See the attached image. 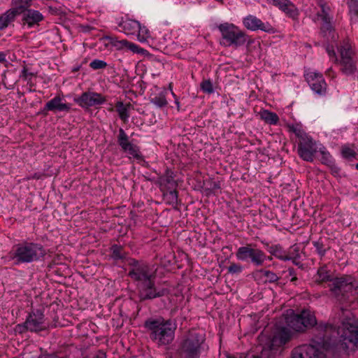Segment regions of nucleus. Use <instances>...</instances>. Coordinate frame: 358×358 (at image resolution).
<instances>
[{
  "instance_id": "obj_1",
  "label": "nucleus",
  "mask_w": 358,
  "mask_h": 358,
  "mask_svg": "<svg viewBox=\"0 0 358 358\" xmlns=\"http://www.w3.org/2000/svg\"><path fill=\"white\" fill-rule=\"evenodd\" d=\"M336 318L328 322H317L314 313L303 310L292 313L286 317L287 326L296 332H304L315 327L320 335L323 349L333 358H341L349 350L358 348V320L348 309L341 308Z\"/></svg>"
},
{
  "instance_id": "obj_2",
  "label": "nucleus",
  "mask_w": 358,
  "mask_h": 358,
  "mask_svg": "<svg viewBox=\"0 0 358 358\" xmlns=\"http://www.w3.org/2000/svg\"><path fill=\"white\" fill-rule=\"evenodd\" d=\"M45 255L46 250L43 245L29 241L14 245L8 254L15 266L42 261Z\"/></svg>"
},
{
  "instance_id": "obj_3",
  "label": "nucleus",
  "mask_w": 358,
  "mask_h": 358,
  "mask_svg": "<svg viewBox=\"0 0 358 358\" xmlns=\"http://www.w3.org/2000/svg\"><path fill=\"white\" fill-rule=\"evenodd\" d=\"M143 326L150 332V339L160 345H169L174 340L177 324L171 320L150 317L144 322Z\"/></svg>"
},
{
  "instance_id": "obj_4",
  "label": "nucleus",
  "mask_w": 358,
  "mask_h": 358,
  "mask_svg": "<svg viewBox=\"0 0 358 358\" xmlns=\"http://www.w3.org/2000/svg\"><path fill=\"white\" fill-rule=\"evenodd\" d=\"M203 341L200 334L189 332L178 345L176 352L178 358H199Z\"/></svg>"
},
{
  "instance_id": "obj_5",
  "label": "nucleus",
  "mask_w": 358,
  "mask_h": 358,
  "mask_svg": "<svg viewBox=\"0 0 358 358\" xmlns=\"http://www.w3.org/2000/svg\"><path fill=\"white\" fill-rule=\"evenodd\" d=\"M218 29L222 37L220 44L223 46H233L236 48L243 46L246 42L248 45L252 43L249 36L233 24L228 22L220 24Z\"/></svg>"
},
{
  "instance_id": "obj_6",
  "label": "nucleus",
  "mask_w": 358,
  "mask_h": 358,
  "mask_svg": "<svg viewBox=\"0 0 358 358\" xmlns=\"http://www.w3.org/2000/svg\"><path fill=\"white\" fill-rule=\"evenodd\" d=\"M138 296L141 302L151 301L169 294L167 288L159 287L155 285V278H150L145 282L136 283Z\"/></svg>"
},
{
  "instance_id": "obj_7",
  "label": "nucleus",
  "mask_w": 358,
  "mask_h": 358,
  "mask_svg": "<svg viewBox=\"0 0 358 358\" xmlns=\"http://www.w3.org/2000/svg\"><path fill=\"white\" fill-rule=\"evenodd\" d=\"M236 257L238 260L250 263L256 267L264 266L267 258L264 251L252 248V244L238 248L236 252Z\"/></svg>"
},
{
  "instance_id": "obj_8",
  "label": "nucleus",
  "mask_w": 358,
  "mask_h": 358,
  "mask_svg": "<svg viewBox=\"0 0 358 358\" xmlns=\"http://www.w3.org/2000/svg\"><path fill=\"white\" fill-rule=\"evenodd\" d=\"M314 278L315 283L319 285L329 282L327 286L329 291L335 299L336 298L338 290H336L334 286L337 282L342 280V275H336L334 271H332L327 264H323L317 268Z\"/></svg>"
},
{
  "instance_id": "obj_9",
  "label": "nucleus",
  "mask_w": 358,
  "mask_h": 358,
  "mask_svg": "<svg viewBox=\"0 0 358 358\" xmlns=\"http://www.w3.org/2000/svg\"><path fill=\"white\" fill-rule=\"evenodd\" d=\"M334 288L338 290L336 299L341 301L348 296V293L358 291V281L352 275H342V280L337 282Z\"/></svg>"
},
{
  "instance_id": "obj_10",
  "label": "nucleus",
  "mask_w": 358,
  "mask_h": 358,
  "mask_svg": "<svg viewBox=\"0 0 358 358\" xmlns=\"http://www.w3.org/2000/svg\"><path fill=\"white\" fill-rule=\"evenodd\" d=\"M118 132L117 141L122 150L131 155L136 159H142L143 155L141 153L140 148L129 141V136L122 128H120Z\"/></svg>"
},
{
  "instance_id": "obj_11",
  "label": "nucleus",
  "mask_w": 358,
  "mask_h": 358,
  "mask_svg": "<svg viewBox=\"0 0 358 358\" xmlns=\"http://www.w3.org/2000/svg\"><path fill=\"white\" fill-rule=\"evenodd\" d=\"M317 151L316 142L310 136L304 138L298 143L297 153L303 161L313 162L315 155Z\"/></svg>"
},
{
  "instance_id": "obj_12",
  "label": "nucleus",
  "mask_w": 358,
  "mask_h": 358,
  "mask_svg": "<svg viewBox=\"0 0 358 358\" xmlns=\"http://www.w3.org/2000/svg\"><path fill=\"white\" fill-rule=\"evenodd\" d=\"M292 358H326V355L315 345L303 344L292 350Z\"/></svg>"
},
{
  "instance_id": "obj_13",
  "label": "nucleus",
  "mask_w": 358,
  "mask_h": 358,
  "mask_svg": "<svg viewBox=\"0 0 358 358\" xmlns=\"http://www.w3.org/2000/svg\"><path fill=\"white\" fill-rule=\"evenodd\" d=\"M25 324L28 325L31 332H40L47 329L45 325V315L41 309L29 313L25 320Z\"/></svg>"
},
{
  "instance_id": "obj_14",
  "label": "nucleus",
  "mask_w": 358,
  "mask_h": 358,
  "mask_svg": "<svg viewBox=\"0 0 358 358\" xmlns=\"http://www.w3.org/2000/svg\"><path fill=\"white\" fill-rule=\"evenodd\" d=\"M128 276L136 283L145 282L150 278H156L150 265L146 262L142 263L137 268H131L128 273Z\"/></svg>"
},
{
  "instance_id": "obj_15",
  "label": "nucleus",
  "mask_w": 358,
  "mask_h": 358,
  "mask_svg": "<svg viewBox=\"0 0 358 358\" xmlns=\"http://www.w3.org/2000/svg\"><path fill=\"white\" fill-rule=\"evenodd\" d=\"M73 101L80 107L88 108L92 106L103 104L106 99L101 94L88 91L83 92L80 96L74 98Z\"/></svg>"
},
{
  "instance_id": "obj_16",
  "label": "nucleus",
  "mask_w": 358,
  "mask_h": 358,
  "mask_svg": "<svg viewBox=\"0 0 358 358\" xmlns=\"http://www.w3.org/2000/svg\"><path fill=\"white\" fill-rule=\"evenodd\" d=\"M304 76L313 91L320 95L325 93L327 84L322 74L315 72H308L306 73Z\"/></svg>"
},
{
  "instance_id": "obj_17",
  "label": "nucleus",
  "mask_w": 358,
  "mask_h": 358,
  "mask_svg": "<svg viewBox=\"0 0 358 358\" xmlns=\"http://www.w3.org/2000/svg\"><path fill=\"white\" fill-rule=\"evenodd\" d=\"M292 333L287 327H282L273 336L269 344L270 353H276L278 348L285 345L291 338Z\"/></svg>"
},
{
  "instance_id": "obj_18",
  "label": "nucleus",
  "mask_w": 358,
  "mask_h": 358,
  "mask_svg": "<svg viewBox=\"0 0 358 358\" xmlns=\"http://www.w3.org/2000/svg\"><path fill=\"white\" fill-rule=\"evenodd\" d=\"M243 23L248 29L251 31H257L259 29L270 34L275 32L274 28L268 22L264 23L256 16L252 15H249L244 17Z\"/></svg>"
},
{
  "instance_id": "obj_19",
  "label": "nucleus",
  "mask_w": 358,
  "mask_h": 358,
  "mask_svg": "<svg viewBox=\"0 0 358 358\" xmlns=\"http://www.w3.org/2000/svg\"><path fill=\"white\" fill-rule=\"evenodd\" d=\"M20 15L22 17L21 24L23 27L27 25L28 28L39 25V23L44 20V17L40 11L30 8L25 10Z\"/></svg>"
},
{
  "instance_id": "obj_20",
  "label": "nucleus",
  "mask_w": 358,
  "mask_h": 358,
  "mask_svg": "<svg viewBox=\"0 0 358 358\" xmlns=\"http://www.w3.org/2000/svg\"><path fill=\"white\" fill-rule=\"evenodd\" d=\"M176 173L170 168H166L164 173L158 178L157 183L160 190L177 188L178 184L175 180Z\"/></svg>"
},
{
  "instance_id": "obj_21",
  "label": "nucleus",
  "mask_w": 358,
  "mask_h": 358,
  "mask_svg": "<svg viewBox=\"0 0 358 358\" xmlns=\"http://www.w3.org/2000/svg\"><path fill=\"white\" fill-rule=\"evenodd\" d=\"M262 243L264 245L267 252L275 258L285 262L292 259L288 252L280 244L270 245L268 242L264 241H262Z\"/></svg>"
},
{
  "instance_id": "obj_22",
  "label": "nucleus",
  "mask_w": 358,
  "mask_h": 358,
  "mask_svg": "<svg viewBox=\"0 0 358 358\" xmlns=\"http://www.w3.org/2000/svg\"><path fill=\"white\" fill-rule=\"evenodd\" d=\"M62 97L59 95L55 96L53 99L45 103V110H50L53 113L66 112L71 110V104L62 102Z\"/></svg>"
},
{
  "instance_id": "obj_23",
  "label": "nucleus",
  "mask_w": 358,
  "mask_h": 358,
  "mask_svg": "<svg viewBox=\"0 0 358 358\" xmlns=\"http://www.w3.org/2000/svg\"><path fill=\"white\" fill-rule=\"evenodd\" d=\"M118 27L122 29V31L127 35H134L139 33L141 31V24L138 21L134 20H126L118 24Z\"/></svg>"
},
{
  "instance_id": "obj_24",
  "label": "nucleus",
  "mask_w": 358,
  "mask_h": 358,
  "mask_svg": "<svg viewBox=\"0 0 358 358\" xmlns=\"http://www.w3.org/2000/svg\"><path fill=\"white\" fill-rule=\"evenodd\" d=\"M164 201L171 206H175L178 203V192L177 188H170L160 190Z\"/></svg>"
},
{
  "instance_id": "obj_25",
  "label": "nucleus",
  "mask_w": 358,
  "mask_h": 358,
  "mask_svg": "<svg viewBox=\"0 0 358 358\" xmlns=\"http://www.w3.org/2000/svg\"><path fill=\"white\" fill-rule=\"evenodd\" d=\"M32 0H12V8L8 9L10 11H14L15 15L20 16L25 10L30 8Z\"/></svg>"
},
{
  "instance_id": "obj_26",
  "label": "nucleus",
  "mask_w": 358,
  "mask_h": 358,
  "mask_svg": "<svg viewBox=\"0 0 358 358\" xmlns=\"http://www.w3.org/2000/svg\"><path fill=\"white\" fill-rule=\"evenodd\" d=\"M110 257L114 261L124 260L128 253L124 251L123 247L118 244H113L110 248Z\"/></svg>"
},
{
  "instance_id": "obj_27",
  "label": "nucleus",
  "mask_w": 358,
  "mask_h": 358,
  "mask_svg": "<svg viewBox=\"0 0 358 358\" xmlns=\"http://www.w3.org/2000/svg\"><path fill=\"white\" fill-rule=\"evenodd\" d=\"M259 115L260 119L268 124L276 125L279 122V117L274 112L264 109L259 112Z\"/></svg>"
},
{
  "instance_id": "obj_28",
  "label": "nucleus",
  "mask_w": 358,
  "mask_h": 358,
  "mask_svg": "<svg viewBox=\"0 0 358 358\" xmlns=\"http://www.w3.org/2000/svg\"><path fill=\"white\" fill-rule=\"evenodd\" d=\"M329 242L327 238H319L317 241H313V245L316 249V252L321 257L325 256L327 252L330 250L331 247L327 244Z\"/></svg>"
},
{
  "instance_id": "obj_29",
  "label": "nucleus",
  "mask_w": 358,
  "mask_h": 358,
  "mask_svg": "<svg viewBox=\"0 0 358 358\" xmlns=\"http://www.w3.org/2000/svg\"><path fill=\"white\" fill-rule=\"evenodd\" d=\"M351 22H358V0H345Z\"/></svg>"
},
{
  "instance_id": "obj_30",
  "label": "nucleus",
  "mask_w": 358,
  "mask_h": 358,
  "mask_svg": "<svg viewBox=\"0 0 358 358\" xmlns=\"http://www.w3.org/2000/svg\"><path fill=\"white\" fill-rule=\"evenodd\" d=\"M203 187L207 195L215 194L216 191L221 189L220 182L215 181L213 178L204 180Z\"/></svg>"
},
{
  "instance_id": "obj_31",
  "label": "nucleus",
  "mask_w": 358,
  "mask_h": 358,
  "mask_svg": "<svg viewBox=\"0 0 358 358\" xmlns=\"http://www.w3.org/2000/svg\"><path fill=\"white\" fill-rule=\"evenodd\" d=\"M16 17L14 11L6 10L0 16V30L8 27L10 22L15 21Z\"/></svg>"
},
{
  "instance_id": "obj_32",
  "label": "nucleus",
  "mask_w": 358,
  "mask_h": 358,
  "mask_svg": "<svg viewBox=\"0 0 358 358\" xmlns=\"http://www.w3.org/2000/svg\"><path fill=\"white\" fill-rule=\"evenodd\" d=\"M281 10L284 12L287 17H291L293 20L297 19L299 15L298 8L289 0L286 3L285 6L282 8Z\"/></svg>"
},
{
  "instance_id": "obj_33",
  "label": "nucleus",
  "mask_w": 358,
  "mask_h": 358,
  "mask_svg": "<svg viewBox=\"0 0 358 358\" xmlns=\"http://www.w3.org/2000/svg\"><path fill=\"white\" fill-rule=\"evenodd\" d=\"M167 92L166 90L160 92L159 94L150 97V102L158 108H163L168 104L166 98Z\"/></svg>"
},
{
  "instance_id": "obj_34",
  "label": "nucleus",
  "mask_w": 358,
  "mask_h": 358,
  "mask_svg": "<svg viewBox=\"0 0 358 358\" xmlns=\"http://www.w3.org/2000/svg\"><path fill=\"white\" fill-rule=\"evenodd\" d=\"M130 106V103L127 106H124L122 101H117L115 104L116 110L118 113L119 117L124 123L128 121V118L129 117L128 108Z\"/></svg>"
},
{
  "instance_id": "obj_35",
  "label": "nucleus",
  "mask_w": 358,
  "mask_h": 358,
  "mask_svg": "<svg viewBox=\"0 0 358 358\" xmlns=\"http://www.w3.org/2000/svg\"><path fill=\"white\" fill-rule=\"evenodd\" d=\"M341 65V71L345 75H351L356 70V66L352 59L348 60L340 61Z\"/></svg>"
},
{
  "instance_id": "obj_36",
  "label": "nucleus",
  "mask_w": 358,
  "mask_h": 358,
  "mask_svg": "<svg viewBox=\"0 0 358 358\" xmlns=\"http://www.w3.org/2000/svg\"><path fill=\"white\" fill-rule=\"evenodd\" d=\"M257 273H262V275L266 278V283H277L280 280V277H278L276 273L269 270L261 268L257 270Z\"/></svg>"
},
{
  "instance_id": "obj_37",
  "label": "nucleus",
  "mask_w": 358,
  "mask_h": 358,
  "mask_svg": "<svg viewBox=\"0 0 358 358\" xmlns=\"http://www.w3.org/2000/svg\"><path fill=\"white\" fill-rule=\"evenodd\" d=\"M319 152H320L322 157H321V162L326 165L329 166V164H331L332 162H334V159H333L331 154L326 150V148L324 146H322L319 148Z\"/></svg>"
},
{
  "instance_id": "obj_38",
  "label": "nucleus",
  "mask_w": 358,
  "mask_h": 358,
  "mask_svg": "<svg viewBox=\"0 0 358 358\" xmlns=\"http://www.w3.org/2000/svg\"><path fill=\"white\" fill-rule=\"evenodd\" d=\"M122 46H123V50L127 49L134 53H142L143 54V53H144V52L146 51L145 50H144L143 48H141L136 44L129 42V41L125 40V39L123 40Z\"/></svg>"
},
{
  "instance_id": "obj_39",
  "label": "nucleus",
  "mask_w": 358,
  "mask_h": 358,
  "mask_svg": "<svg viewBox=\"0 0 358 358\" xmlns=\"http://www.w3.org/2000/svg\"><path fill=\"white\" fill-rule=\"evenodd\" d=\"M102 41H108V43L115 47L117 50H123V40H118L117 38L110 36H103Z\"/></svg>"
},
{
  "instance_id": "obj_40",
  "label": "nucleus",
  "mask_w": 358,
  "mask_h": 358,
  "mask_svg": "<svg viewBox=\"0 0 358 358\" xmlns=\"http://www.w3.org/2000/svg\"><path fill=\"white\" fill-rule=\"evenodd\" d=\"M341 154L343 158L350 160L357 156L356 152L347 145L342 147Z\"/></svg>"
},
{
  "instance_id": "obj_41",
  "label": "nucleus",
  "mask_w": 358,
  "mask_h": 358,
  "mask_svg": "<svg viewBox=\"0 0 358 358\" xmlns=\"http://www.w3.org/2000/svg\"><path fill=\"white\" fill-rule=\"evenodd\" d=\"M289 131L293 132L297 138H299V141L307 137L308 135L301 129L295 127L294 125H288Z\"/></svg>"
},
{
  "instance_id": "obj_42",
  "label": "nucleus",
  "mask_w": 358,
  "mask_h": 358,
  "mask_svg": "<svg viewBox=\"0 0 358 358\" xmlns=\"http://www.w3.org/2000/svg\"><path fill=\"white\" fill-rule=\"evenodd\" d=\"M201 90L207 94H212L214 92L213 86L210 80H204L200 84Z\"/></svg>"
},
{
  "instance_id": "obj_43",
  "label": "nucleus",
  "mask_w": 358,
  "mask_h": 358,
  "mask_svg": "<svg viewBox=\"0 0 358 358\" xmlns=\"http://www.w3.org/2000/svg\"><path fill=\"white\" fill-rule=\"evenodd\" d=\"M90 66L94 70L103 69L107 66V63L103 60L96 59L90 63Z\"/></svg>"
},
{
  "instance_id": "obj_44",
  "label": "nucleus",
  "mask_w": 358,
  "mask_h": 358,
  "mask_svg": "<svg viewBox=\"0 0 358 358\" xmlns=\"http://www.w3.org/2000/svg\"><path fill=\"white\" fill-rule=\"evenodd\" d=\"M243 267L236 263H231L227 268L228 272L231 274H239L243 271Z\"/></svg>"
},
{
  "instance_id": "obj_45",
  "label": "nucleus",
  "mask_w": 358,
  "mask_h": 358,
  "mask_svg": "<svg viewBox=\"0 0 358 358\" xmlns=\"http://www.w3.org/2000/svg\"><path fill=\"white\" fill-rule=\"evenodd\" d=\"M351 53L352 52L350 48H345V47L341 46L340 48L341 61L352 59Z\"/></svg>"
},
{
  "instance_id": "obj_46",
  "label": "nucleus",
  "mask_w": 358,
  "mask_h": 358,
  "mask_svg": "<svg viewBox=\"0 0 358 358\" xmlns=\"http://www.w3.org/2000/svg\"><path fill=\"white\" fill-rule=\"evenodd\" d=\"M328 167L329 168L331 171V173L334 177H339L341 178V168L338 167L336 164L335 163V161L332 162L331 164H329Z\"/></svg>"
},
{
  "instance_id": "obj_47",
  "label": "nucleus",
  "mask_w": 358,
  "mask_h": 358,
  "mask_svg": "<svg viewBox=\"0 0 358 358\" xmlns=\"http://www.w3.org/2000/svg\"><path fill=\"white\" fill-rule=\"evenodd\" d=\"M15 332L20 334H22L27 331H29V328L27 324H25V321L21 324H18L15 328Z\"/></svg>"
},
{
  "instance_id": "obj_48",
  "label": "nucleus",
  "mask_w": 358,
  "mask_h": 358,
  "mask_svg": "<svg viewBox=\"0 0 358 358\" xmlns=\"http://www.w3.org/2000/svg\"><path fill=\"white\" fill-rule=\"evenodd\" d=\"M334 29L331 24V23H322L321 26V31L323 34L324 36H326L327 33L329 32V34L331 31H334Z\"/></svg>"
},
{
  "instance_id": "obj_49",
  "label": "nucleus",
  "mask_w": 358,
  "mask_h": 358,
  "mask_svg": "<svg viewBox=\"0 0 358 358\" xmlns=\"http://www.w3.org/2000/svg\"><path fill=\"white\" fill-rule=\"evenodd\" d=\"M326 50H327L330 58L334 59L335 60V62H336L338 60L336 52H335L334 46L332 45H328L326 48Z\"/></svg>"
},
{
  "instance_id": "obj_50",
  "label": "nucleus",
  "mask_w": 358,
  "mask_h": 358,
  "mask_svg": "<svg viewBox=\"0 0 358 358\" xmlns=\"http://www.w3.org/2000/svg\"><path fill=\"white\" fill-rule=\"evenodd\" d=\"M128 264L131 267V268H135L139 266L142 263H143L145 261L143 260H137L134 258H129L128 259Z\"/></svg>"
},
{
  "instance_id": "obj_51",
  "label": "nucleus",
  "mask_w": 358,
  "mask_h": 358,
  "mask_svg": "<svg viewBox=\"0 0 358 358\" xmlns=\"http://www.w3.org/2000/svg\"><path fill=\"white\" fill-rule=\"evenodd\" d=\"M269 1L273 6L278 7L280 10H281L283 6H285L286 3H287L289 0H269Z\"/></svg>"
},
{
  "instance_id": "obj_52",
  "label": "nucleus",
  "mask_w": 358,
  "mask_h": 358,
  "mask_svg": "<svg viewBox=\"0 0 358 358\" xmlns=\"http://www.w3.org/2000/svg\"><path fill=\"white\" fill-rule=\"evenodd\" d=\"M287 271L289 276L292 277L290 281L292 282H295L298 280L296 277V271L294 268H289Z\"/></svg>"
},
{
  "instance_id": "obj_53",
  "label": "nucleus",
  "mask_w": 358,
  "mask_h": 358,
  "mask_svg": "<svg viewBox=\"0 0 358 358\" xmlns=\"http://www.w3.org/2000/svg\"><path fill=\"white\" fill-rule=\"evenodd\" d=\"M320 7H321V13H322L321 14L318 13L317 16L321 17L324 16L325 15V13H329V10H330V8H329V7L326 6L325 4H322L320 6Z\"/></svg>"
},
{
  "instance_id": "obj_54",
  "label": "nucleus",
  "mask_w": 358,
  "mask_h": 358,
  "mask_svg": "<svg viewBox=\"0 0 358 358\" xmlns=\"http://www.w3.org/2000/svg\"><path fill=\"white\" fill-rule=\"evenodd\" d=\"M21 76L24 78V79H27L28 76H34V73H28V71H27V69L26 67H24L23 69L22 70V73H21Z\"/></svg>"
},
{
  "instance_id": "obj_55",
  "label": "nucleus",
  "mask_w": 358,
  "mask_h": 358,
  "mask_svg": "<svg viewBox=\"0 0 358 358\" xmlns=\"http://www.w3.org/2000/svg\"><path fill=\"white\" fill-rule=\"evenodd\" d=\"M322 20V23H331V17L329 16V13H325V15L321 17Z\"/></svg>"
},
{
  "instance_id": "obj_56",
  "label": "nucleus",
  "mask_w": 358,
  "mask_h": 358,
  "mask_svg": "<svg viewBox=\"0 0 358 358\" xmlns=\"http://www.w3.org/2000/svg\"><path fill=\"white\" fill-rule=\"evenodd\" d=\"M38 358H59L57 355L55 354H42L40 356L38 357Z\"/></svg>"
},
{
  "instance_id": "obj_57",
  "label": "nucleus",
  "mask_w": 358,
  "mask_h": 358,
  "mask_svg": "<svg viewBox=\"0 0 358 358\" xmlns=\"http://www.w3.org/2000/svg\"><path fill=\"white\" fill-rule=\"evenodd\" d=\"M6 54L3 52H0V62L3 63L6 62Z\"/></svg>"
},
{
  "instance_id": "obj_58",
  "label": "nucleus",
  "mask_w": 358,
  "mask_h": 358,
  "mask_svg": "<svg viewBox=\"0 0 358 358\" xmlns=\"http://www.w3.org/2000/svg\"><path fill=\"white\" fill-rule=\"evenodd\" d=\"M50 111V110H45V106L39 112L40 114H42L43 116L48 115V112Z\"/></svg>"
},
{
  "instance_id": "obj_59",
  "label": "nucleus",
  "mask_w": 358,
  "mask_h": 358,
  "mask_svg": "<svg viewBox=\"0 0 358 358\" xmlns=\"http://www.w3.org/2000/svg\"><path fill=\"white\" fill-rule=\"evenodd\" d=\"M172 94H173V96L176 97L175 94L173 92H172ZM175 103L177 106L178 110H180V102H179V100H178V98H176Z\"/></svg>"
},
{
  "instance_id": "obj_60",
  "label": "nucleus",
  "mask_w": 358,
  "mask_h": 358,
  "mask_svg": "<svg viewBox=\"0 0 358 358\" xmlns=\"http://www.w3.org/2000/svg\"><path fill=\"white\" fill-rule=\"evenodd\" d=\"M292 262L296 265V266H299L301 268H303V265L302 264H300V262L296 261V258H292Z\"/></svg>"
},
{
  "instance_id": "obj_61",
  "label": "nucleus",
  "mask_w": 358,
  "mask_h": 358,
  "mask_svg": "<svg viewBox=\"0 0 358 358\" xmlns=\"http://www.w3.org/2000/svg\"><path fill=\"white\" fill-rule=\"evenodd\" d=\"M267 351L266 350H264L262 352V356L261 357H259V356H256V355H252L251 358H262L263 357L264 355H266Z\"/></svg>"
},
{
  "instance_id": "obj_62",
  "label": "nucleus",
  "mask_w": 358,
  "mask_h": 358,
  "mask_svg": "<svg viewBox=\"0 0 358 358\" xmlns=\"http://www.w3.org/2000/svg\"><path fill=\"white\" fill-rule=\"evenodd\" d=\"M80 66H75V67H73L72 71L77 72V71H78L80 70Z\"/></svg>"
},
{
  "instance_id": "obj_63",
  "label": "nucleus",
  "mask_w": 358,
  "mask_h": 358,
  "mask_svg": "<svg viewBox=\"0 0 358 358\" xmlns=\"http://www.w3.org/2000/svg\"><path fill=\"white\" fill-rule=\"evenodd\" d=\"M273 255H271V256H267L266 260L271 261L273 259L272 257Z\"/></svg>"
},
{
  "instance_id": "obj_64",
  "label": "nucleus",
  "mask_w": 358,
  "mask_h": 358,
  "mask_svg": "<svg viewBox=\"0 0 358 358\" xmlns=\"http://www.w3.org/2000/svg\"><path fill=\"white\" fill-rule=\"evenodd\" d=\"M90 29H91V28H90V27L87 26V27H85V31H89Z\"/></svg>"
}]
</instances>
